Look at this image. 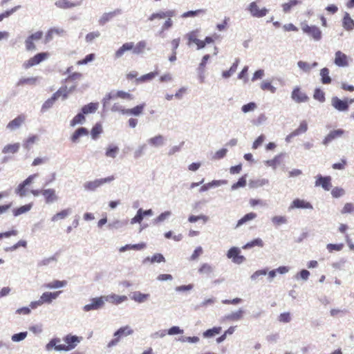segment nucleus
<instances>
[{
    "label": "nucleus",
    "instance_id": "27",
    "mask_svg": "<svg viewBox=\"0 0 354 354\" xmlns=\"http://www.w3.org/2000/svg\"><path fill=\"white\" fill-rule=\"evenodd\" d=\"M133 48V42H127L122 44L121 47H120L115 53V57L120 58L123 56V55L129 50H131Z\"/></svg>",
    "mask_w": 354,
    "mask_h": 354
},
{
    "label": "nucleus",
    "instance_id": "30",
    "mask_svg": "<svg viewBox=\"0 0 354 354\" xmlns=\"http://www.w3.org/2000/svg\"><path fill=\"white\" fill-rule=\"evenodd\" d=\"M71 213V209L70 208L64 209L57 212L55 215H53L51 218V221L53 222H56L59 220L64 219Z\"/></svg>",
    "mask_w": 354,
    "mask_h": 354
},
{
    "label": "nucleus",
    "instance_id": "8",
    "mask_svg": "<svg viewBox=\"0 0 354 354\" xmlns=\"http://www.w3.org/2000/svg\"><path fill=\"white\" fill-rule=\"evenodd\" d=\"M104 297L93 298L91 300V304H86L84 306V311L88 312L91 310H97L104 306Z\"/></svg>",
    "mask_w": 354,
    "mask_h": 354
},
{
    "label": "nucleus",
    "instance_id": "29",
    "mask_svg": "<svg viewBox=\"0 0 354 354\" xmlns=\"http://www.w3.org/2000/svg\"><path fill=\"white\" fill-rule=\"evenodd\" d=\"M88 134V131L85 127L78 128L71 136V141L77 142L80 137L87 136Z\"/></svg>",
    "mask_w": 354,
    "mask_h": 354
},
{
    "label": "nucleus",
    "instance_id": "51",
    "mask_svg": "<svg viewBox=\"0 0 354 354\" xmlns=\"http://www.w3.org/2000/svg\"><path fill=\"white\" fill-rule=\"evenodd\" d=\"M85 120V117L82 113H78L77 114L71 121L70 124L71 126L74 127L77 124H81L84 122Z\"/></svg>",
    "mask_w": 354,
    "mask_h": 354
},
{
    "label": "nucleus",
    "instance_id": "60",
    "mask_svg": "<svg viewBox=\"0 0 354 354\" xmlns=\"http://www.w3.org/2000/svg\"><path fill=\"white\" fill-rule=\"evenodd\" d=\"M37 136L36 135H32L29 136L24 142V147L26 149H29L30 147L34 144L37 140Z\"/></svg>",
    "mask_w": 354,
    "mask_h": 354
},
{
    "label": "nucleus",
    "instance_id": "28",
    "mask_svg": "<svg viewBox=\"0 0 354 354\" xmlns=\"http://www.w3.org/2000/svg\"><path fill=\"white\" fill-rule=\"evenodd\" d=\"M301 3V1L300 0H289L288 2L283 3L281 8L284 13H288L293 8Z\"/></svg>",
    "mask_w": 354,
    "mask_h": 354
},
{
    "label": "nucleus",
    "instance_id": "26",
    "mask_svg": "<svg viewBox=\"0 0 354 354\" xmlns=\"http://www.w3.org/2000/svg\"><path fill=\"white\" fill-rule=\"evenodd\" d=\"M175 15L174 10H168L167 12H160L157 13H153L149 17V21H153L156 19H164L166 17H172Z\"/></svg>",
    "mask_w": 354,
    "mask_h": 354
},
{
    "label": "nucleus",
    "instance_id": "45",
    "mask_svg": "<svg viewBox=\"0 0 354 354\" xmlns=\"http://www.w3.org/2000/svg\"><path fill=\"white\" fill-rule=\"evenodd\" d=\"M102 133V125L100 123H97L93 127V128L91 129V134L92 138L94 140H96L98 138V136H100V134H101Z\"/></svg>",
    "mask_w": 354,
    "mask_h": 354
},
{
    "label": "nucleus",
    "instance_id": "2",
    "mask_svg": "<svg viewBox=\"0 0 354 354\" xmlns=\"http://www.w3.org/2000/svg\"><path fill=\"white\" fill-rule=\"evenodd\" d=\"M80 339L81 338L75 335H67L63 338V340L66 344H64L63 346H59L57 348L59 351H71L76 347L77 344L80 342Z\"/></svg>",
    "mask_w": 354,
    "mask_h": 354
},
{
    "label": "nucleus",
    "instance_id": "3",
    "mask_svg": "<svg viewBox=\"0 0 354 354\" xmlns=\"http://www.w3.org/2000/svg\"><path fill=\"white\" fill-rule=\"evenodd\" d=\"M115 179L114 176H110L106 178L95 179L93 181H88L84 184V187L88 191H95L104 183H111Z\"/></svg>",
    "mask_w": 354,
    "mask_h": 354
},
{
    "label": "nucleus",
    "instance_id": "49",
    "mask_svg": "<svg viewBox=\"0 0 354 354\" xmlns=\"http://www.w3.org/2000/svg\"><path fill=\"white\" fill-rule=\"evenodd\" d=\"M66 281L55 280L50 283L45 284V287L48 288H58L66 286Z\"/></svg>",
    "mask_w": 354,
    "mask_h": 354
},
{
    "label": "nucleus",
    "instance_id": "59",
    "mask_svg": "<svg viewBox=\"0 0 354 354\" xmlns=\"http://www.w3.org/2000/svg\"><path fill=\"white\" fill-rule=\"evenodd\" d=\"M26 187V185H25L23 183H20L15 190L16 194L21 197L25 196L27 192Z\"/></svg>",
    "mask_w": 354,
    "mask_h": 354
},
{
    "label": "nucleus",
    "instance_id": "39",
    "mask_svg": "<svg viewBox=\"0 0 354 354\" xmlns=\"http://www.w3.org/2000/svg\"><path fill=\"white\" fill-rule=\"evenodd\" d=\"M61 340L59 338H53L52 339L46 346V349L47 351L52 350L53 348H55L56 351H59L57 348L59 346H63L62 344H60Z\"/></svg>",
    "mask_w": 354,
    "mask_h": 354
},
{
    "label": "nucleus",
    "instance_id": "11",
    "mask_svg": "<svg viewBox=\"0 0 354 354\" xmlns=\"http://www.w3.org/2000/svg\"><path fill=\"white\" fill-rule=\"evenodd\" d=\"M316 187L321 186L324 190L329 191L332 187L331 177L318 175L315 183Z\"/></svg>",
    "mask_w": 354,
    "mask_h": 354
},
{
    "label": "nucleus",
    "instance_id": "41",
    "mask_svg": "<svg viewBox=\"0 0 354 354\" xmlns=\"http://www.w3.org/2000/svg\"><path fill=\"white\" fill-rule=\"evenodd\" d=\"M149 297V294H144L140 292H135L132 296V299L138 303H142L147 300Z\"/></svg>",
    "mask_w": 354,
    "mask_h": 354
},
{
    "label": "nucleus",
    "instance_id": "5",
    "mask_svg": "<svg viewBox=\"0 0 354 354\" xmlns=\"http://www.w3.org/2000/svg\"><path fill=\"white\" fill-rule=\"evenodd\" d=\"M303 32L311 37L314 40L319 41L322 39V31L316 26H308L304 24L301 26Z\"/></svg>",
    "mask_w": 354,
    "mask_h": 354
},
{
    "label": "nucleus",
    "instance_id": "16",
    "mask_svg": "<svg viewBox=\"0 0 354 354\" xmlns=\"http://www.w3.org/2000/svg\"><path fill=\"white\" fill-rule=\"evenodd\" d=\"M331 102L333 106L339 111H345L348 109V103L346 101L339 99L337 97H333Z\"/></svg>",
    "mask_w": 354,
    "mask_h": 354
},
{
    "label": "nucleus",
    "instance_id": "6",
    "mask_svg": "<svg viewBox=\"0 0 354 354\" xmlns=\"http://www.w3.org/2000/svg\"><path fill=\"white\" fill-rule=\"evenodd\" d=\"M43 32L39 30L28 36L25 40L26 49L28 51L35 50L36 46L34 44V41L41 39L43 37Z\"/></svg>",
    "mask_w": 354,
    "mask_h": 354
},
{
    "label": "nucleus",
    "instance_id": "50",
    "mask_svg": "<svg viewBox=\"0 0 354 354\" xmlns=\"http://www.w3.org/2000/svg\"><path fill=\"white\" fill-rule=\"evenodd\" d=\"M221 331V327H214L211 329H208L203 333L205 337H211L217 334H219Z\"/></svg>",
    "mask_w": 354,
    "mask_h": 354
},
{
    "label": "nucleus",
    "instance_id": "61",
    "mask_svg": "<svg viewBox=\"0 0 354 354\" xmlns=\"http://www.w3.org/2000/svg\"><path fill=\"white\" fill-rule=\"evenodd\" d=\"M343 247H344V244H342V243H339V244L329 243L326 245V248L330 252H332L333 251H340L342 250Z\"/></svg>",
    "mask_w": 354,
    "mask_h": 354
},
{
    "label": "nucleus",
    "instance_id": "12",
    "mask_svg": "<svg viewBox=\"0 0 354 354\" xmlns=\"http://www.w3.org/2000/svg\"><path fill=\"white\" fill-rule=\"evenodd\" d=\"M344 130L342 129H335L329 132V133L323 140V144L327 145L333 140L341 138L344 134Z\"/></svg>",
    "mask_w": 354,
    "mask_h": 354
},
{
    "label": "nucleus",
    "instance_id": "25",
    "mask_svg": "<svg viewBox=\"0 0 354 354\" xmlns=\"http://www.w3.org/2000/svg\"><path fill=\"white\" fill-rule=\"evenodd\" d=\"M308 130V124L306 121L304 120L301 122L299 127L293 131L292 133L288 136L286 140H289L291 138H293L296 136L305 133Z\"/></svg>",
    "mask_w": 354,
    "mask_h": 354
},
{
    "label": "nucleus",
    "instance_id": "14",
    "mask_svg": "<svg viewBox=\"0 0 354 354\" xmlns=\"http://www.w3.org/2000/svg\"><path fill=\"white\" fill-rule=\"evenodd\" d=\"M55 5L60 9H71L80 5L78 1H71L69 0H57L55 1Z\"/></svg>",
    "mask_w": 354,
    "mask_h": 354
},
{
    "label": "nucleus",
    "instance_id": "19",
    "mask_svg": "<svg viewBox=\"0 0 354 354\" xmlns=\"http://www.w3.org/2000/svg\"><path fill=\"white\" fill-rule=\"evenodd\" d=\"M107 98L109 100L121 98L123 100H131L133 99V95L132 94H131L130 93H128L126 91H118L115 93H109L107 95Z\"/></svg>",
    "mask_w": 354,
    "mask_h": 354
},
{
    "label": "nucleus",
    "instance_id": "55",
    "mask_svg": "<svg viewBox=\"0 0 354 354\" xmlns=\"http://www.w3.org/2000/svg\"><path fill=\"white\" fill-rule=\"evenodd\" d=\"M21 8L20 6H16L11 9L5 11L4 12L0 14V21H1L4 18L8 17L12 14L15 12L17 10H18Z\"/></svg>",
    "mask_w": 354,
    "mask_h": 354
},
{
    "label": "nucleus",
    "instance_id": "36",
    "mask_svg": "<svg viewBox=\"0 0 354 354\" xmlns=\"http://www.w3.org/2000/svg\"><path fill=\"white\" fill-rule=\"evenodd\" d=\"M145 47L146 42L145 41H140L137 43L136 45H134V43L133 42V48H131V51L133 54L138 55L143 53Z\"/></svg>",
    "mask_w": 354,
    "mask_h": 354
},
{
    "label": "nucleus",
    "instance_id": "52",
    "mask_svg": "<svg viewBox=\"0 0 354 354\" xmlns=\"http://www.w3.org/2000/svg\"><path fill=\"white\" fill-rule=\"evenodd\" d=\"M254 246H259V247H263V241L259 239V238H257V239H255L254 240H252V241L248 243L247 244H245L243 247L244 249H246V248H252Z\"/></svg>",
    "mask_w": 354,
    "mask_h": 354
},
{
    "label": "nucleus",
    "instance_id": "46",
    "mask_svg": "<svg viewBox=\"0 0 354 354\" xmlns=\"http://www.w3.org/2000/svg\"><path fill=\"white\" fill-rule=\"evenodd\" d=\"M118 151H119V148L117 146L109 145L106 150L105 155L107 157H111V158H115Z\"/></svg>",
    "mask_w": 354,
    "mask_h": 354
},
{
    "label": "nucleus",
    "instance_id": "43",
    "mask_svg": "<svg viewBox=\"0 0 354 354\" xmlns=\"http://www.w3.org/2000/svg\"><path fill=\"white\" fill-rule=\"evenodd\" d=\"M206 12V10L205 9H198L196 10H190L184 12L182 15L183 18H187V17H193L198 16L199 15L205 14Z\"/></svg>",
    "mask_w": 354,
    "mask_h": 354
},
{
    "label": "nucleus",
    "instance_id": "38",
    "mask_svg": "<svg viewBox=\"0 0 354 354\" xmlns=\"http://www.w3.org/2000/svg\"><path fill=\"white\" fill-rule=\"evenodd\" d=\"M164 137L161 135L156 136L148 140V142L153 147H159L164 143Z\"/></svg>",
    "mask_w": 354,
    "mask_h": 354
},
{
    "label": "nucleus",
    "instance_id": "42",
    "mask_svg": "<svg viewBox=\"0 0 354 354\" xmlns=\"http://www.w3.org/2000/svg\"><path fill=\"white\" fill-rule=\"evenodd\" d=\"M158 75V71L151 72L147 74L142 75L139 78H137L136 82H145L147 81H149V80H151L152 79H153Z\"/></svg>",
    "mask_w": 354,
    "mask_h": 354
},
{
    "label": "nucleus",
    "instance_id": "57",
    "mask_svg": "<svg viewBox=\"0 0 354 354\" xmlns=\"http://www.w3.org/2000/svg\"><path fill=\"white\" fill-rule=\"evenodd\" d=\"M313 97L315 100L323 102L325 101V93L320 88H316L314 92Z\"/></svg>",
    "mask_w": 354,
    "mask_h": 354
},
{
    "label": "nucleus",
    "instance_id": "18",
    "mask_svg": "<svg viewBox=\"0 0 354 354\" xmlns=\"http://www.w3.org/2000/svg\"><path fill=\"white\" fill-rule=\"evenodd\" d=\"M121 13L120 9H116L112 12L104 13L100 18L98 22L100 26L105 25L108 21L111 20L114 17Z\"/></svg>",
    "mask_w": 354,
    "mask_h": 354
},
{
    "label": "nucleus",
    "instance_id": "33",
    "mask_svg": "<svg viewBox=\"0 0 354 354\" xmlns=\"http://www.w3.org/2000/svg\"><path fill=\"white\" fill-rule=\"evenodd\" d=\"M19 148H20V144L18 142L14 143V144H10V145H6L3 147L2 152L5 154L15 153L19 151Z\"/></svg>",
    "mask_w": 354,
    "mask_h": 354
},
{
    "label": "nucleus",
    "instance_id": "62",
    "mask_svg": "<svg viewBox=\"0 0 354 354\" xmlns=\"http://www.w3.org/2000/svg\"><path fill=\"white\" fill-rule=\"evenodd\" d=\"M57 93H53L52 97L48 99L43 104V109L50 108L58 98L57 97Z\"/></svg>",
    "mask_w": 354,
    "mask_h": 354
},
{
    "label": "nucleus",
    "instance_id": "24",
    "mask_svg": "<svg viewBox=\"0 0 354 354\" xmlns=\"http://www.w3.org/2000/svg\"><path fill=\"white\" fill-rule=\"evenodd\" d=\"M145 107V104H141L137 105L131 109H127V110L123 111V115H133L135 116H138L143 113L144 109Z\"/></svg>",
    "mask_w": 354,
    "mask_h": 354
},
{
    "label": "nucleus",
    "instance_id": "63",
    "mask_svg": "<svg viewBox=\"0 0 354 354\" xmlns=\"http://www.w3.org/2000/svg\"><path fill=\"white\" fill-rule=\"evenodd\" d=\"M345 192L343 188L335 187L331 191V194L334 198H339L344 194Z\"/></svg>",
    "mask_w": 354,
    "mask_h": 354
},
{
    "label": "nucleus",
    "instance_id": "22",
    "mask_svg": "<svg viewBox=\"0 0 354 354\" xmlns=\"http://www.w3.org/2000/svg\"><path fill=\"white\" fill-rule=\"evenodd\" d=\"M77 85L73 84L68 88L67 86L60 87L55 93H57V97H62L63 99H66L69 93L73 92L76 89Z\"/></svg>",
    "mask_w": 354,
    "mask_h": 354
},
{
    "label": "nucleus",
    "instance_id": "9",
    "mask_svg": "<svg viewBox=\"0 0 354 354\" xmlns=\"http://www.w3.org/2000/svg\"><path fill=\"white\" fill-rule=\"evenodd\" d=\"M248 10L250 14L254 17H263L268 13V10L266 8H260L257 3V1H253L250 3Z\"/></svg>",
    "mask_w": 354,
    "mask_h": 354
},
{
    "label": "nucleus",
    "instance_id": "35",
    "mask_svg": "<svg viewBox=\"0 0 354 354\" xmlns=\"http://www.w3.org/2000/svg\"><path fill=\"white\" fill-rule=\"evenodd\" d=\"M257 216V214L254 212H250L243 216L241 219H239L236 224V227L242 225L243 224L247 223L248 221H252L256 218Z\"/></svg>",
    "mask_w": 354,
    "mask_h": 354
},
{
    "label": "nucleus",
    "instance_id": "31",
    "mask_svg": "<svg viewBox=\"0 0 354 354\" xmlns=\"http://www.w3.org/2000/svg\"><path fill=\"white\" fill-rule=\"evenodd\" d=\"M37 82V77H24L19 80L17 82V86H24V85H35Z\"/></svg>",
    "mask_w": 354,
    "mask_h": 354
},
{
    "label": "nucleus",
    "instance_id": "54",
    "mask_svg": "<svg viewBox=\"0 0 354 354\" xmlns=\"http://www.w3.org/2000/svg\"><path fill=\"white\" fill-rule=\"evenodd\" d=\"M197 33L198 30H193L189 32L186 35V37L188 39V45H190L192 43H196L198 40L197 39Z\"/></svg>",
    "mask_w": 354,
    "mask_h": 354
},
{
    "label": "nucleus",
    "instance_id": "44",
    "mask_svg": "<svg viewBox=\"0 0 354 354\" xmlns=\"http://www.w3.org/2000/svg\"><path fill=\"white\" fill-rule=\"evenodd\" d=\"M212 267L208 263H203L198 269V272L201 274L209 276L212 272Z\"/></svg>",
    "mask_w": 354,
    "mask_h": 354
},
{
    "label": "nucleus",
    "instance_id": "10",
    "mask_svg": "<svg viewBox=\"0 0 354 354\" xmlns=\"http://www.w3.org/2000/svg\"><path fill=\"white\" fill-rule=\"evenodd\" d=\"M240 253L241 251L238 248L233 247L228 250L227 256L229 259H232L234 263L240 264L245 259Z\"/></svg>",
    "mask_w": 354,
    "mask_h": 354
},
{
    "label": "nucleus",
    "instance_id": "7",
    "mask_svg": "<svg viewBox=\"0 0 354 354\" xmlns=\"http://www.w3.org/2000/svg\"><path fill=\"white\" fill-rule=\"evenodd\" d=\"M291 98L297 103L306 102L309 100L306 93L299 86H296L293 88L291 93Z\"/></svg>",
    "mask_w": 354,
    "mask_h": 354
},
{
    "label": "nucleus",
    "instance_id": "21",
    "mask_svg": "<svg viewBox=\"0 0 354 354\" xmlns=\"http://www.w3.org/2000/svg\"><path fill=\"white\" fill-rule=\"evenodd\" d=\"M104 301L110 302L113 304H119L123 301L127 300V297L125 295H117L115 294L109 295L107 296L104 297Z\"/></svg>",
    "mask_w": 354,
    "mask_h": 354
},
{
    "label": "nucleus",
    "instance_id": "48",
    "mask_svg": "<svg viewBox=\"0 0 354 354\" xmlns=\"http://www.w3.org/2000/svg\"><path fill=\"white\" fill-rule=\"evenodd\" d=\"M147 261H149L151 263H155V262L160 263V262H165V259L162 254H161L160 253H156V254H153L151 257V258H149V257L146 258L145 259V262Z\"/></svg>",
    "mask_w": 354,
    "mask_h": 354
},
{
    "label": "nucleus",
    "instance_id": "32",
    "mask_svg": "<svg viewBox=\"0 0 354 354\" xmlns=\"http://www.w3.org/2000/svg\"><path fill=\"white\" fill-rule=\"evenodd\" d=\"M342 24L343 27L347 30H351L354 28V21L347 12L344 16Z\"/></svg>",
    "mask_w": 354,
    "mask_h": 354
},
{
    "label": "nucleus",
    "instance_id": "15",
    "mask_svg": "<svg viewBox=\"0 0 354 354\" xmlns=\"http://www.w3.org/2000/svg\"><path fill=\"white\" fill-rule=\"evenodd\" d=\"M295 208L313 209V205L310 203L303 199L296 198L292 202L289 207L290 209Z\"/></svg>",
    "mask_w": 354,
    "mask_h": 354
},
{
    "label": "nucleus",
    "instance_id": "1",
    "mask_svg": "<svg viewBox=\"0 0 354 354\" xmlns=\"http://www.w3.org/2000/svg\"><path fill=\"white\" fill-rule=\"evenodd\" d=\"M133 333V330L129 326H125L120 328L117 331L115 332L114 338L108 343L107 346L111 348L117 345L118 343L120 341L121 338L132 335Z\"/></svg>",
    "mask_w": 354,
    "mask_h": 354
},
{
    "label": "nucleus",
    "instance_id": "53",
    "mask_svg": "<svg viewBox=\"0 0 354 354\" xmlns=\"http://www.w3.org/2000/svg\"><path fill=\"white\" fill-rule=\"evenodd\" d=\"M261 88L263 91H269L272 93H274L276 92V88L272 85L271 82H268V81H263L261 84Z\"/></svg>",
    "mask_w": 354,
    "mask_h": 354
},
{
    "label": "nucleus",
    "instance_id": "37",
    "mask_svg": "<svg viewBox=\"0 0 354 354\" xmlns=\"http://www.w3.org/2000/svg\"><path fill=\"white\" fill-rule=\"evenodd\" d=\"M321 80L324 84H328L331 82V78L329 76V70L327 68H324L320 71Z\"/></svg>",
    "mask_w": 354,
    "mask_h": 354
},
{
    "label": "nucleus",
    "instance_id": "47",
    "mask_svg": "<svg viewBox=\"0 0 354 354\" xmlns=\"http://www.w3.org/2000/svg\"><path fill=\"white\" fill-rule=\"evenodd\" d=\"M243 310L242 309H239L236 312H233L231 314L227 316V319L230 321H237L242 318L243 315Z\"/></svg>",
    "mask_w": 354,
    "mask_h": 354
},
{
    "label": "nucleus",
    "instance_id": "17",
    "mask_svg": "<svg viewBox=\"0 0 354 354\" xmlns=\"http://www.w3.org/2000/svg\"><path fill=\"white\" fill-rule=\"evenodd\" d=\"M26 120V115L24 114L19 115L15 119L11 120L8 124L7 128L10 130H15L21 126Z\"/></svg>",
    "mask_w": 354,
    "mask_h": 354
},
{
    "label": "nucleus",
    "instance_id": "56",
    "mask_svg": "<svg viewBox=\"0 0 354 354\" xmlns=\"http://www.w3.org/2000/svg\"><path fill=\"white\" fill-rule=\"evenodd\" d=\"M272 221L275 225H280L287 223V218L285 216H275L272 217Z\"/></svg>",
    "mask_w": 354,
    "mask_h": 354
},
{
    "label": "nucleus",
    "instance_id": "58",
    "mask_svg": "<svg viewBox=\"0 0 354 354\" xmlns=\"http://www.w3.org/2000/svg\"><path fill=\"white\" fill-rule=\"evenodd\" d=\"M245 176H243L242 177H241L239 180L236 183H234L232 185V189H236L239 187H245L246 185V178H245Z\"/></svg>",
    "mask_w": 354,
    "mask_h": 354
},
{
    "label": "nucleus",
    "instance_id": "20",
    "mask_svg": "<svg viewBox=\"0 0 354 354\" xmlns=\"http://www.w3.org/2000/svg\"><path fill=\"white\" fill-rule=\"evenodd\" d=\"M61 293V291H57L55 292H46L41 295L40 297V303L44 304H50L52 301L56 299L59 295Z\"/></svg>",
    "mask_w": 354,
    "mask_h": 354
},
{
    "label": "nucleus",
    "instance_id": "40",
    "mask_svg": "<svg viewBox=\"0 0 354 354\" xmlns=\"http://www.w3.org/2000/svg\"><path fill=\"white\" fill-rule=\"evenodd\" d=\"M97 107H98L97 103L91 102V103L84 106L82 108V111L83 114H88V113H93L97 109Z\"/></svg>",
    "mask_w": 354,
    "mask_h": 354
},
{
    "label": "nucleus",
    "instance_id": "13",
    "mask_svg": "<svg viewBox=\"0 0 354 354\" xmlns=\"http://www.w3.org/2000/svg\"><path fill=\"white\" fill-rule=\"evenodd\" d=\"M41 194L44 197L46 203H52L58 199L54 189H45L41 190Z\"/></svg>",
    "mask_w": 354,
    "mask_h": 354
},
{
    "label": "nucleus",
    "instance_id": "4",
    "mask_svg": "<svg viewBox=\"0 0 354 354\" xmlns=\"http://www.w3.org/2000/svg\"><path fill=\"white\" fill-rule=\"evenodd\" d=\"M49 57V53L46 52L39 53L30 57L23 64V67L28 69L32 66L37 65Z\"/></svg>",
    "mask_w": 354,
    "mask_h": 354
},
{
    "label": "nucleus",
    "instance_id": "64",
    "mask_svg": "<svg viewBox=\"0 0 354 354\" xmlns=\"http://www.w3.org/2000/svg\"><path fill=\"white\" fill-rule=\"evenodd\" d=\"M354 212V205L351 203H347L344 205L342 209V214L352 213Z\"/></svg>",
    "mask_w": 354,
    "mask_h": 354
},
{
    "label": "nucleus",
    "instance_id": "23",
    "mask_svg": "<svg viewBox=\"0 0 354 354\" xmlns=\"http://www.w3.org/2000/svg\"><path fill=\"white\" fill-rule=\"evenodd\" d=\"M335 64L341 67L346 66L348 65L347 56L341 51L335 53Z\"/></svg>",
    "mask_w": 354,
    "mask_h": 354
},
{
    "label": "nucleus",
    "instance_id": "34",
    "mask_svg": "<svg viewBox=\"0 0 354 354\" xmlns=\"http://www.w3.org/2000/svg\"><path fill=\"white\" fill-rule=\"evenodd\" d=\"M32 207V203H29V204H26L23 206H21L18 208H15L12 211L13 214L15 216H17L22 214L26 213L31 209Z\"/></svg>",
    "mask_w": 354,
    "mask_h": 354
}]
</instances>
